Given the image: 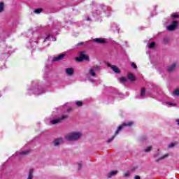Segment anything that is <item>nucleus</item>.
I'll list each match as a JSON object with an SVG mask.
<instances>
[{
	"mask_svg": "<svg viewBox=\"0 0 179 179\" xmlns=\"http://www.w3.org/2000/svg\"><path fill=\"white\" fill-rule=\"evenodd\" d=\"M64 57H65V55H64V54L59 55V56L54 57L53 61L55 62L57 61H61V59H62V58H64Z\"/></svg>",
	"mask_w": 179,
	"mask_h": 179,
	"instance_id": "nucleus-13",
	"label": "nucleus"
},
{
	"mask_svg": "<svg viewBox=\"0 0 179 179\" xmlns=\"http://www.w3.org/2000/svg\"><path fill=\"white\" fill-rule=\"evenodd\" d=\"M3 9H5V4L3 2L0 3V13H2L3 12Z\"/></svg>",
	"mask_w": 179,
	"mask_h": 179,
	"instance_id": "nucleus-18",
	"label": "nucleus"
},
{
	"mask_svg": "<svg viewBox=\"0 0 179 179\" xmlns=\"http://www.w3.org/2000/svg\"><path fill=\"white\" fill-rule=\"evenodd\" d=\"M0 97H1V94H0Z\"/></svg>",
	"mask_w": 179,
	"mask_h": 179,
	"instance_id": "nucleus-40",
	"label": "nucleus"
},
{
	"mask_svg": "<svg viewBox=\"0 0 179 179\" xmlns=\"http://www.w3.org/2000/svg\"><path fill=\"white\" fill-rule=\"evenodd\" d=\"M26 155H29V150L15 152V156H26Z\"/></svg>",
	"mask_w": 179,
	"mask_h": 179,
	"instance_id": "nucleus-12",
	"label": "nucleus"
},
{
	"mask_svg": "<svg viewBox=\"0 0 179 179\" xmlns=\"http://www.w3.org/2000/svg\"><path fill=\"white\" fill-rule=\"evenodd\" d=\"M176 146V143H172L168 145V148H174Z\"/></svg>",
	"mask_w": 179,
	"mask_h": 179,
	"instance_id": "nucleus-28",
	"label": "nucleus"
},
{
	"mask_svg": "<svg viewBox=\"0 0 179 179\" xmlns=\"http://www.w3.org/2000/svg\"><path fill=\"white\" fill-rule=\"evenodd\" d=\"M172 94L173 96H179V88L176 89L173 92Z\"/></svg>",
	"mask_w": 179,
	"mask_h": 179,
	"instance_id": "nucleus-20",
	"label": "nucleus"
},
{
	"mask_svg": "<svg viewBox=\"0 0 179 179\" xmlns=\"http://www.w3.org/2000/svg\"><path fill=\"white\" fill-rule=\"evenodd\" d=\"M178 124L179 125V120H178Z\"/></svg>",
	"mask_w": 179,
	"mask_h": 179,
	"instance_id": "nucleus-36",
	"label": "nucleus"
},
{
	"mask_svg": "<svg viewBox=\"0 0 179 179\" xmlns=\"http://www.w3.org/2000/svg\"><path fill=\"white\" fill-rule=\"evenodd\" d=\"M71 109H69L68 111H69Z\"/></svg>",
	"mask_w": 179,
	"mask_h": 179,
	"instance_id": "nucleus-39",
	"label": "nucleus"
},
{
	"mask_svg": "<svg viewBox=\"0 0 179 179\" xmlns=\"http://www.w3.org/2000/svg\"><path fill=\"white\" fill-rule=\"evenodd\" d=\"M119 80L121 83H125V82H127V78L122 77L119 79Z\"/></svg>",
	"mask_w": 179,
	"mask_h": 179,
	"instance_id": "nucleus-22",
	"label": "nucleus"
},
{
	"mask_svg": "<svg viewBox=\"0 0 179 179\" xmlns=\"http://www.w3.org/2000/svg\"><path fill=\"white\" fill-rule=\"evenodd\" d=\"M50 36H51V35L48 34V36L45 38L44 41H48V40L50 39Z\"/></svg>",
	"mask_w": 179,
	"mask_h": 179,
	"instance_id": "nucleus-29",
	"label": "nucleus"
},
{
	"mask_svg": "<svg viewBox=\"0 0 179 179\" xmlns=\"http://www.w3.org/2000/svg\"><path fill=\"white\" fill-rule=\"evenodd\" d=\"M128 79H129V80H131V82H134V80H135V76H134V74L129 73L128 74Z\"/></svg>",
	"mask_w": 179,
	"mask_h": 179,
	"instance_id": "nucleus-17",
	"label": "nucleus"
},
{
	"mask_svg": "<svg viewBox=\"0 0 179 179\" xmlns=\"http://www.w3.org/2000/svg\"><path fill=\"white\" fill-rule=\"evenodd\" d=\"M107 66L110 68V69L113 70L115 73H120V69H118V67H117L116 66L111 65L110 64L107 63Z\"/></svg>",
	"mask_w": 179,
	"mask_h": 179,
	"instance_id": "nucleus-7",
	"label": "nucleus"
},
{
	"mask_svg": "<svg viewBox=\"0 0 179 179\" xmlns=\"http://www.w3.org/2000/svg\"><path fill=\"white\" fill-rule=\"evenodd\" d=\"M99 15H100V12H99Z\"/></svg>",
	"mask_w": 179,
	"mask_h": 179,
	"instance_id": "nucleus-38",
	"label": "nucleus"
},
{
	"mask_svg": "<svg viewBox=\"0 0 179 179\" xmlns=\"http://www.w3.org/2000/svg\"><path fill=\"white\" fill-rule=\"evenodd\" d=\"M65 72L68 76H72L75 72V70L73 68H67L65 69Z\"/></svg>",
	"mask_w": 179,
	"mask_h": 179,
	"instance_id": "nucleus-10",
	"label": "nucleus"
},
{
	"mask_svg": "<svg viewBox=\"0 0 179 179\" xmlns=\"http://www.w3.org/2000/svg\"><path fill=\"white\" fill-rule=\"evenodd\" d=\"M124 177H129L131 176V172L127 171L124 173Z\"/></svg>",
	"mask_w": 179,
	"mask_h": 179,
	"instance_id": "nucleus-27",
	"label": "nucleus"
},
{
	"mask_svg": "<svg viewBox=\"0 0 179 179\" xmlns=\"http://www.w3.org/2000/svg\"><path fill=\"white\" fill-rule=\"evenodd\" d=\"M82 137V132L73 131L65 136L66 141H78Z\"/></svg>",
	"mask_w": 179,
	"mask_h": 179,
	"instance_id": "nucleus-1",
	"label": "nucleus"
},
{
	"mask_svg": "<svg viewBox=\"0 0 179 179\" xmlns=\"http://www.w3.org/2000/svg\"><path fill=\"white\" fill-rule=\"evenodd\" d=\"M155 45H156V43L155 42H152L151 43H149L148 48H154Z\"/></svg>",
	"mask_w": 179,
	"mask_h": 179,
	"instance_id": "nucleus-23",
	"label": "nucleus"
},
{
	"mask_svg": "<svg viewBox=\"0 0 179 179\" xmlns=\"http://www.w3.org/2000/svg\"><path fill=\"white\" fill-rule=\"evenodd\" d=\"M131 66L134 68V69H136L137 66L135 63H131Z\"/></svg>",
	"mask_w": 179,
	"mask_h": 179,
	"instance_id": "nucleus-30",
	"label": "nucleus"
},
{
	"mask_svg": "<svg viewBox=\"0 0 179 179\" xmlns=\"http://www.w3.org/2000/svg\"><path fill=\"white\" fill-rule=\"evenodd\" d=\"M82 168V164H78V169H80Z\"/></svg>",
	"mask_w": 179,
	"mask_h": 179,
	"instance_id": "nucleus-33",
	"label": "nucleus"
},
{
	"mask_svg": "<svg viewBox=\"0 0 179 179\" xmlns=\"http://www.w3.org/2000/svg\"><path fill=\"white\" fill-rule=\"evenodd\" d=\"M117 173H118V171H113L108 173V178H111L113 176L117 175Z\"/></svg>",
	"mask_w": 179,
	"mask_h": 179,
	"instance_id": "nucleus-14",
	"label": "nucleus"
},
{
	"mask_svg": "<svg viewBox=\"0 0 179 179\" xmlns=\"http://www.w3.org/2000/svg\"><path fill=\"white\" fill-rule=\"evenodd\" d=\"M134 179H141V177L139 176H136L134 177Z\"/></svg>",
	"mask_w": 179,
	"mask_h": 179,
	"instance_id": "nucleus-32",
	"label": "nucleus"
},
{
	"mask_svg": "<svg viewBox=\"0 0 179 179\" xmlns=\"http://www.w3.org/2000/svg\"><path fill=\"white\" fill-rule=\"evenodd\" d=\"M76 106H78V107H82L83 103H82V101H78L76 102Z\"/></svg>",
	"mask_w": 179,
	"mask_h": 179,
	"instance_id": "nucleus-26",
	"label": "nucleus"
},
{
	"mask_svg": "<svg viewBox=\"0 0 179 179\" xmlns=\"http://www.w3.org/2000/svg\"><path fill=\"white\" fill-rule=\"evenodd\" d=\"M178 25V22L173 21L171 25L167 27V29L169 31H173V30H174Z\"/></svg>",
	"mask_w": 179,
	"mask_h": 179,
	"instance_id": "nucleus-6",
	"label": "nucleus"
},
{
	"mask_svg": "<svg viewBox=\"0 0 179 179\" xmlns=\"http://www.w3.org/2000/svg\"><path fill=\"white\" fill-rule=\"evenodd\" d=\"M101 71V69L99 66H94L91 67L89 70V75L92 76L93 78L96 76V73H99Z\"/></svg>",
	"mask_w": 179,
	"mask_h": 179,
	"instance_id": "nucleus-3",
	"label": "nucleus"
},
{
	"mask_svg": "<svg viewBox=\"0 0 179 179\" xmlns=\"http://www.w3.org/2000/svg\"><path fill=\"white\" fill-rule=\"evenodd\" d=\"M166 157H169V155H163L162 157H159V159H157V162H160L162 160H164V159H166Z\"/></svg>",
	"mask_w": 179,
	"mask_h": 179,
	"instance_id": "nucleus-19",
	"label": "nucleus"
},
{
	"mask_svg": "<svg viewBox=\"0 0 179 179\" xmlns=\"http://www.w3.org/2000/svg\"><path fill=\"white\" fill-rule=\"evenodd\" d=\"M34 90L35 94L40 95V94H43V93H44V92H40L39 89H34Z\"/></svg>",
	"mask_w": 179,
	"mask_h": 179,
	"instance_id": "nucleus-21",
	"label": "nucleus"
},
{
	"mask_svg": "<svg viewBox=\"0 0 179 179\" xmlns=\"http://www.w3.org/2000/svg\"><path fill=\"white\" fill-rule=\"evenodd\" d=\"M34 169H30L27 173V179H34Z\"/></svg>",
	"mask_w": 179,
	"mask_h": 179,
	"instance_id": "nucleus-9",
	"label": "nucleus"
},
{
	"mask_svg": "<svg viewBox=\"0 0 179 179\" xmlns=\"http://www.w3.org/2000/svg\"><path fill=\"white\" fill-rule=\"evenodd\" d=\"M78 62H82V61H89V56L86 55L85 52H81L80 53V57L76 58Z\"/></svg>",
	"mask_w": 179,
	"mask_h": 179,
	"instance_id": "nucleus-5",
	"label": "nucleus"
},
{
	"mask_svg": "<svg viewBox=\"0 0 179 179\" xmlns=\"http://www.w3.org/2000/svg\"><path fill=\"white\" fill-rule=\"evenodd\" d=\"M150 150H152V146H148L145 150H144V152L148 153V152H150Z\"/></svg>",
	"mask_w": 179,
	"mask_h": 179,
	"instance_id": "nucleus-24",
	"label": "nucleus"
},
{
	"mask_svg": "<svg viewBox=\"0 0 179 179\" xmlns=\"http://www.w3.org/2000/svg\"><path fill=\"white\" fill-rule=\"evenodd\" d=\"M134 125V122H129L127 123H123L122 125L119 126L117 128V130L115 131V135L108 140V143H110V142H113L114 141V138L120 134V131H122V129L124 128V127H132Z\"/></svg>",
	"mask_w": 179,
	"mask_h": 179,
	"instance_id": "nucleus-2",
	"label": "nucleus"
},
{
	"mask_svg": "<svg viewBox=\"0 0 179 179\" xmlns=\"http://www.w3.org/2000/svg\"><path fill=\"white\" fill-rule=\"evenodd\" d=\"M67 118H68V115H64L61 117L50 120V124H52V125H55V124H59V122L64 121V120H66Z\"/></svg>",
	"mask_w": 179,
	"mask_h": 179,
	"instance_id": "nucleus-4",
	"label": "nucleus"
},
{
	"mask_svg": "<svg viewBox=\"0 0 179 179\" xmlns=\"http://www.w3.org/2000/svg\"><path fill=\"white\" fill-rule=\"evenodd\" d=\"M172 17H173L174 18L178 17V15H173Z\"/></svg>",
	"mask_w": 179,
	"mask_h": 179,
	"instance_id": "nucleus-34",
	"label": "nucleus"
},
{
	"mask_svg": "<svg viewBox=\"0 0 179 179\" xmlns=\"http://www.w3.org/2000/svg\"><path fill=\"white\" fill-rule=\"evenodd\" d=\"M166 104H169V106H173V107H174V106H176L175 103H171V102H167Z\"/></svg>",
	"mask_w": 179,
	"mask_h": 179,
	"instance_id": "nucleus-31",
	"label": "nucleus"
},
{
	"mask_svg": "<svg viewBox=\"0 0 179 179\" xmlns=\"http://www.w3.org/2000/svg\"><path fill=\"white\" fill-rule=\"evenodd\" d=\"M87 20H90V19L88 18Z\"/></svg>",
	"mask_w": 179,
	"mask_h": 179,
	"instance_id": "nucleus-37",
	"label": "nucleus"
},
{
	"mask_svg": "<svg viewBox=\"0 0 179 179\" xmlns=\"http://www.w3.org/2000/svg\"><path fill=\"white\" fill-rule=\"evenodd\" d=\"M145 94H146V90H145V88H142L141 92L140 97L143 99V97H145Z\"/></svg>",
	"mask_w": 179,
	"mask_h": 179,
	"instance_id": "nucleus-16",
	"label": "nucleus"
},
{
	"mask_svg": "<svg viewBox=\"0 0 179 179\" xmlns=\"http://www.w3.org/2000/svg\"><path fill=\"white\" fill-rule=\"evenodd\" d=\"M177 68V63H173L171 66H168L166 71L168 72H174Z\"/></svg>",
	"mask_w": 179,
	"mask_h": 179,
	"instance_id": "nucleus-8",
	"label": "nucleus"
},
{
	"mask_svg": "<svg viewBox=\"0 0 179 179\" xmlns=\"http://www.w3.org/2000/svg\"><path fill=\"white\" fill-rule=\"evenodd\" d=\"M83 44V42L79 43L78 45H82Z\"/></svg>",
	"mask_w": 179,
	"mask_h": 179,
	"instance_id": "nucleus-35",
	"label": "nucleus"
},
{
	"mask_svg": "<svg viewBox=\"0 0 179 179\" xmlns=\"http://www.w3.org/2000/svg\"><path fill=\"white\" fill-rule=\"evenodd\" d=\"M94 41L95 43H106V41H104L103 38H100L94 39Z\"/></svg>",
	"mask_w": 179,
	"mask_h": 179,
	"instance_id": "nucleus-15",
	"label": "nucleus"
},
{
	"mask_svg": "<svg viewBox=\"0 0 179 179\" xmlns=\"http://www.w3.org/2000/svg\"><path fill=\"white\" fill-rule=\"evenodd\" d=\"M43 11V9H41V8H38V9H36L35 10H34V13H41V12Z\"/></svg>",
	"mask_w": 179,
	"mask_h": 179,
	"instance_id": "nucleus-25",
	"label": "nucleus"
},
{
	"mask_svg": "<svg viewBox=\"0 0 179 179\" xmlns=\"http://www.w3.org/2000/svg\"><path fill=\"white\" fill-rule=\"evenodd\" d=\"M64 142V139L62 138H57L53 141V145L55 146H58L60 145V143H62Z\"/></svg>",
	"mask_w": 179,
	"mask_h": 179,
	"instance_id": "nucleus-11",
	"label": "nucleus"
}]
</instances>
